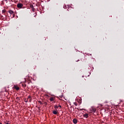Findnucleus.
Segmentation results:
<instances>
[{
    "mask_svg": "<svg viewBox=\"0 0 124 124\" xmlns=\"http://www.w3.org/2000/svg\"><path fill=\"white\" fill-rule=\"evenodd\" d=\"M92 111L94 112L96 111V109L95 108H92Z\"/></svg>",
    "mask_w": 124,
    "mask_h": 124,
    "instance_id": "nucleus-7",
    "label": "nucleus"
},
{
    "mask_svg": "<svg viewBox=\"0 0 124 124\" xmlns=\"http://www.w3.org/2000/svg\"><path fill=\"white\" fill-rule=\"evenodd\" d=\"M59 107H62V106H59Z\"/></svg>",
    "mask_w": 124,
    "mask_h": 124,
    "instance_id": "nucleus-14",
    "label": "nucleus"
},
{
    "mask_svg": "<svg viewBox=\"0 0 124 124\" xmlns=\"http://www.w3.org/2000/svg\"><path fill=\"white\" fill-rule=\"evenodd\" d=\"M0 124H2L1 123H0Z\"/></svg>",
    "mask_w": 124,
    "mask_h": 124,
    "instance_id": "nucleus-17",
    "label": "nucleus"
},
{
    "mask_svg": "<svg viewBox=\"0 0 124 124\" xmlns=\"http://www.w3.org/2000/svg\"><path fill=\"white\" fill-rule=\"evenodd\" d=\"M15 89L16 90V91L19 90V87L18 86H15Z\"/></svg>",
    "mask_w": 124,
    "mask_h": 124,
    "instance_id": "nucleus-6",
    "label": "nucleus"
},
{
    "mask_svg": "<svg viewBox=\"0 0 124 124\" xmlns=\"http://www.w3.org/2000/svg\"><path fill=\"white\" fill-rule=\"evenodd\" d=\"M35 16H36V15H35V16H34V17H35Z\"/></svg>",
    "mask_w": 124,
    "mask_h": 124,
    "instance_id": "nucleus-16",
    "label": "nucleus"
},
{
    "mask_svg": "<svg viewBox=\"0 0 124 124\" xmlns=\"http://www.w3.org/2000/svg\"><path fill=\"white\" fill-rule=\"evenodd\" d=\"M9 13H10V14L11 15H13V17H14L15 16V15H14V12H13V11L12 10H10L9 11Z\"/></svg>",
    "mask_w": 124,
    "mask_h": 124,
    "instance_id": "nucleus-2",
    "label": "nucleus"
},
{
    "mask_svg": "<svg viewBox=\"0 0 124 124\" xmlns=\"http://www.w3.org/2000/svg\"><path fill=\"white\" fill-rule=\"evenodd\" d=\"M6 124H9V123H7Z\"/></svg>",
    "mask_w": 124,
    "mask_h": 124,
    "instance_id": "nucleus-15",
    "label": "nucleus"
},
{
    "mask_svg": "<svg viewBox=\"0 0 124 124\" xmlns=\"http://www.w3.org/2000/svg\"><path fill=\"white\" fill-rule=\"evenodd\" d=\"M25 102H28V101H25Z\"/></svg>",
    "mask_w": 124,
    "mask_h": 124,
    "instance_id": "nucleus-13",
    "label": "nucleus"
},
{
    "mask_svg": "<svg viewBox=\"0 0 124 124\" xmlns=\"http://www.w3.org/2000/svg\"><path fill=\"white\" fill-rule=\"evenodd\" d=\"M63 8H66V6H64Z\"/></svg>",
    "mask_w": 124,
    "mask_h": 124,
    "instance_id": "nucleus-12",
    "label": "nucleus"
},
{
    "mask_svg": "<svg viewBox=\"0 0 124 124\" xmlns=\"http://www.w3.org/2000/svg\"><path fill=\"white\" fill-rule=\"evenodd\" d=\"M74 104L76 106H77V104H76V103H74Z\"/></svg>",
    "mask_w": 124,
    "mask_h": 124,
    "instance_id": "nucleus-10",
    "label": "nucleus"
},
{
    "mask_svg": "<svg viewBox=\"0 0 124 124\" xmlns=\"http://www.w3.org/2000/svg\"><path fill=\"white\" fill-rule=\"evenodd\" d=\"M54 97H51L50 98V101H54Z\"/></svg>",
    "mask_w": 124,
    "mask_h": 124,
    "instance_id": "nucleus-8",
    "label": "nucleus"
},
{
    "mask_svg": "<svg viewBox=\"0 0 124 124\" xmlns=\"http://www.w3.org/2000/svg\"><path fill=\"white\" fill-rule=\"evenodd\" d=\"M58 106H55L54 108H58Z\"/></svg>",
    "mask_w": 124,
    "mask_h": 124,
    "instance_id": "nucleus-11",
    "label": "nucleus"
},
{
    "mask_svg": "<svg viewBox=\"0 0 124 124\" xmlns=\"http://www.w3.org/2000/svg\"><path fill=\"white\" fill-rule=\"evenodd\" d=\"M2 12V13H5V10H3Z\"/></svg>",
    "mask_w": 124,
    "mask_h": 124,
    "instance_id": "nucleus-9",
    "label": "nucleus"
},
{
    "mask_svg": "<svg viewBox=\"0 0 124 124\" xmlns=\"http://www.w3.org/2000/svg\"><path fill=\"white\" fill-rule=\"evenodd\" d=\"M17 6L18 8H22L23 7V4L18 3L17 4Z\"/></svg>",
    "mask_w": 124,
    "mask_h": 124,
    "instance_id": "nucleus-1",
    "label": "nucleus"
},
{
    "mask_svg": "<svg viewBox=\"0 0 124 124\" xmlns=\"http://www.w3.org/2000/svg\"><path fill=\"white\" fill-rule=\"evenodd\" d=\"M84 118H88L89 117V114L86 113L84 115Z\"/></svg>",
    "mask_w": 124,
    "mask_h": 124,
    "instance_id": "nucleus-4",
    "label": "nucleus"
},
{
    "mask_svg": "<svg viewBox=\"0 0 124 124\" xmlns=\"http://www.w3.org/2000/svg\"><path fill=\"white\" fill-rule=\"evenodd\" d=\"M53 114H54V115H57V114H58V111H56V110H54L53 111Z\"/></svg>",
    "mask_w": 124,
    "mask_h": 124,
    "instance_id": "nucleus-5",
    "label": "nucleus"
},
{
    "mask_svg": "<svg viewBox=\"0 0 124 124\" xmlns=\"http://www.w3.org/2000/svg\"><path fill=\"white\" fill-rule=\"evenodd\" d=\"M73 122L74 124H77V119H74L73 120Z\"/></svg>",
    "mask_w": 124,
    "mask_h": 124,
    "instance_id": "nucleus-3",
    "label": "nucleus"
}]
</instances>
